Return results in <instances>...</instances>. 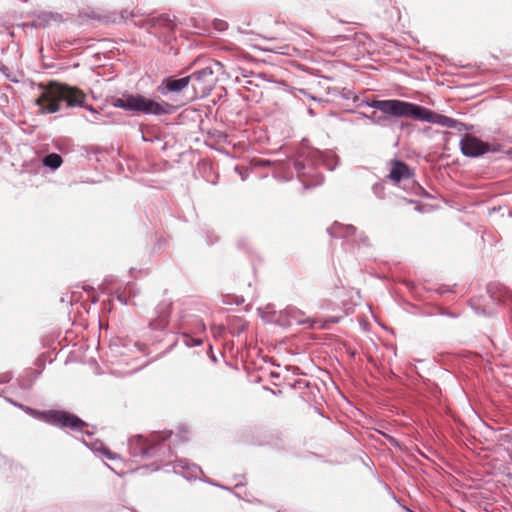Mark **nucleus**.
<instances>
[{
  "label": "nucleus",
  "mask_w": 512,
  "mask_h": 512,
  "mask_svg": "<svg viewBox=\"0 0 512 512\" xmlns=\"http://www.w3.org/2000/svg\"><path fill=\"white\" fill-rule=\"evenodd\" d=\"M368 105L384 114V116H377L376 112H373L370 118L375 123H381L389 117H393L413 118L415 120L436 123L449 128L455 127L456 124V121L450 117L437 114L426 107L398 99L373 100L369 102Z\"/></svg>",
  "instance_id": "nucleus-1"
},
{
  "label": "nucleus",
  "mask_w": 512,
  "mask_h": 512,
  "mask_svg": "<svg viewBox=\"0 0 512 512\" xmlns=\"http://www.w3.org/2000/svg\"><path fill=\"white\" fill-rule=\"evenodd\" d=\"M86 100L87 95L80 88L51 81L44 87L35 103L43 114L58 112L61 102H65L67 107H85L94 111L92 106H85Z\"/></svg>",
  "instance_id": "nucleus-2"
},
{
  "label": "nucleus",
  "mask_w": 512,
  "mask_h": 512,
  "mask_svg": "<svg viewBox=\"0 0 512 512\" xmlns=\"http://www.w3.org/2000/svg\"><path fill=\"white\" fill-rule=\"evenodd\" d=\"M112 105L127 111L157 116L169 114L174 109V107L167 102H157L140 94H124L120 98L113 99Z\"/></svg>",
  "instance_id": "nucleus-3"
},
{
  "label": "nucleus",
  "mask_w": 512,
  "mask_h": 512,
  "mask_svg": "<svg viewBox=\"0 0 512 512\" xmlns=\"http://www.w3.org/2000/svg\"><path fill=\"white\" fill-rule=\"evenodd\" d=\"M190 82L197 96L208 95L214 87L213 72L210 68H204L189 75Z\"/></svg>",
  "instance_id": "nucleus-4"
},
{
  "label": "nucleus",
  "mask_w": 512,
  "mask_h": 512,
  "mask_svg": "<svg viewBox=\"0 0 512 512\" xmlns=\"http://www.w3.org/2000/svg\"><path fill=\"white\" fill-rule=\"evenodd\" d=\"M45 420L53 425L82 430L85 423L77 416L64 411L51 410L45 413Z\"/></svg>",
  "instance_id": "nucleus-5"
},
{
  "label": "nucleus",
  "mask_w": 512,
  "mask_h": 512,
  "mask_svg": "<svg viewBox=\"0 0 512 512\" xmlns=\"http://www.w3.org/2000/svg\"><path fill=\"white\" fill-rule=\"evenodd\" d=\"M460 148L462 153L469 157H478L490 150L497 151L496 148L490 149V145L488 143L483 142L482 140L470 134L463 136L460 141Z\"/></svg>",
  "instance_id": "nucleus-6"
},
{
  "label": "nucleus",
  "mask_w": 512,
  "mask_h": 512,
  "mask_svg": "<svg viewBox=\"0 0 512 512\" xmlns=\"http://www.w3.org/2000/svg\"><path fill=\"white\" fill-rule=\"evenodd\" d=\"M190 78L189 76L180 79L166 78L158 86L157 90L162 94L166 92H181L189 85Z\"/></svg>",
  "instance_id": "nucleus-7"
},
{
  "label": "nucleus",
  "mask_w": 512,
  "mask_h": 512,
  "mask_svg": "<svg viewBox=\"0 0 512 512\" xmlns=\"http://www.w3.org/2000/svg\"><path fill=\"white\" fill-rule=\"evenodd\" d=\"M411 176L412 171L406 163L399 160L391 161V169L388 175L391 181L398 183L401 180L409 179Z\"/></svg>",
  "instance_id": "nucleus-8"
},
{
  "label": "nucleus",
  "mask_w": 512,
  "mask_h": 512,
  "mask_svg": "<svg viewBox=\"0 0 512 512\" xmlns=\"http://www.w3.org/2000/svg\"><path fill=\"white\" fill-rule=\"evenodd\" d=\"M43 163L47 167L57 169L62 164V158L59 154L51 153L45 156V158L43 159Z\"/></svg>",
  "instance_id": "nucleus-9"
},
{
  "label": "nucleus",
  "mask_w": 512,
  "mask_h": 512,
  "mask_svg": "<svg viewBox=\"0 0 512 512\" xmlns=\"http://www.w3.org/2000/svg\"><path fill=\"white\" fill-rule=\"evenodd\" d=\"M182 337L184 343L189 347L200 346L203 343L201 339L194 338L187 333H183Z\"/></svg>",
  "instance_id": "nucleus-10"
},
{
  "label": "nucleus",
  "mask_w": 512,
  "mask_h": 512,
  "mask_svg": "<svg viewBox=\"0 0 512 512\" xmlns=\"http://www.w3.org/2000/svg\"><path fill=\"white\" fill-rule=\"evenodd\" d=\"M103 453H104V454H105L109 459H113V458H114L113 453H112L110 450H108V449H104V450H103Z\"/></svg>",
  "instance_id": "nucleus-11"
},
{
  "label": "nucleus",
  "mask_w": 512,
  "mask_h": 512,
  "mask_svg": "<svg viewBox=\"0 0 512 512\" xmlns=\"http://www.w3.org/2000/svg\"><path fill=\"white\" fill-rule=\"evenodd\" d=\"M225 25H226V24H225L224 22H220V23H219V29H220V30H223Z\"/></svg>",
  "instance_id": "nucleus-12"
},
{
  "label": "nucleus",
  "mask_w": 512,
  "mask_h": 512,
  "mask_svg": "<svg viewBox=\"0 0 512 512\" xmlns=\"http://www.w3.org/2000/svg\"><path fill=\"white\" fill-rule=\"evenodd\" d=\"M225 25H226V24H225L224 22H220V23H219V29H220V30H223Z\"/></svg>",
  "instance_id": "nucleus-13"
},
{
  "label": "nucleus",
  "mask_w": 512,
  "mask_h": 512,
  "mask_svg": "<svg viewBox=\"0 0 512 512\" xmlns=\"http://www.w3.org/2000/svg\"><path fill=\"white\" fill-rule=\"evenodd\" d=\"M201 330L204 331L205 330V325L203 323H201Z\"/></svg>",
  "instance_id": "nucleus-14"
}]
</instances>
